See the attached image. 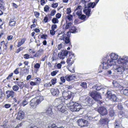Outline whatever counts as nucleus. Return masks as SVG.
I'll return each mask as SVG.
<instances>
[{"label": "nucleus", "mask_w": 128, "mask_h": 128, "mask_svg": "<svg viewBox=\"0 0 128 128\" xmlns=\"http://www.w3.org/2000/svg\"><path fill=\"white\" fill-rule=\"evenodd\" d=\"M67 104L68 107H69L70 110L72 112L78 111L81 108L80 104L76 102L70 101Z\"/></svg>", "instance_id": "f257e3e1"}, {"label": "nucleus", "mask_w": 128, "mask_h": 128, "mask_svg": "<svg viewBox=\"0 0 128 128\" xmlns=\"http://www.w3.org/2000/svg\"><path fill=\"white\" fill-rule=\"evenodd\" d=\"M57 36L60 38L59 40H64L66 44L69 43L70 44L69 39L70 36L68 34H65L64 32H63L59 33Z\"/></svg>", "instance_id": "f03ea898"}, {"label": "nucleus", "mask_w": 128, "mask_h": 128, "mask_svg": "<svg viewBox=\"0 0 128 128\" xmlns=\"http://www.w3.org/2000/svg\"><path fill=\"white\" fill-rule=\"evenodd\" d=\"M89 94H90L92 98L96 101H98L99 99L101 98V96L100 94L96 91L90 92Z\"/></svg>", "instance_id": "7ed1b4c3"}, {"label": "nucleus", "mask_w": 128, "mask_h": 128, "mask_svg": "<svg viewBox=\"0 0 128 128\" xmlns=\"http://www.w3.org/2000/svg\"><path fill=\"white\" fill-rule=\"evenodd\" d=\"M89 94H90L92 98L96 101H98L99 99L101 98V96L100 94L96 91L90 92Z\"/></svg>", "instance_id": "20e7f679"}, {"label": "nucleus", "mask_w": 128, "mask_h": 128, "mask_svg": "<svg viewBox=\"0 0 128 128\" xmlns=\"http://www.w3.org/2000/svg\"><path fill=\"white\" fill-rule=\"evenodd\" d=\"M73 93L70 91L66 92L65 90L62 92V96L64 99L67 100L73 98Z\"/></svg>", "instance_id": "39448f33"}, {"label": "nucleus", "mask_w": 128, "mask_h": 128, "mask_svg": "<svg viewBox=\"0 0 128 128\" xmlns=\"http://www.w3.org/2000/svg\"><path fill=\"white\" fill-rule=\"evenodd\" d=\"M77 122L78 126L81 127L87 126H88L89 124L88 121L82 118L78 120Z\"/></svg>", "instance_id": "423d86ee"}, {"label": "nucleus", "mask_w": 128, "mask_h": 128, "mask_svg": "<svg viewBox=\"0 0 128 128\" xmlns=\"http://www.w3.org/2000/svg\"><path fill=\"white\" fill-rule=\"evenodd\" d=\"M113 69L115 72H118L120 74H122L125 70L124 67L122 65L118 66L116 65L113 66Z\"/></svg>", "instance_id": "0eeeda50"}, {"label": "nucleus", "mask_w": 128, "mask_h": 128, "mask_svg": "<svg viewBox=\"0 0 128 128\" xmlns=\"http://www.w3.org/2000/svg\"><path fill=\"white\" fill-rule=\"evenodd\" d=\"M75 58V56L74 55V54H72L69 55V58L66 60L68 66H70L74 63Z\"/></svg>", "instance_id": "6e6552de"}, {"label": "nucleus", "mask_w": 128, "mask_h": 128, "mask_svg": "<svg viewBox=\"0 0 128 128\" xmlns=\"http://www.w3.org/2000/svg\"><path fill=\"white\" fill-rule=\"evenodd\" d=\"M107 97L109 99L114 102H115L117 101V97L116 95L114 94H112L110 91H108L107 93Z\"/></svg>", "instance_id": "1a4fd4ad"}, {"label": "nucleus", "mask_w": 128, "mask_h": 128, "mask_svg": "<svg viewBox=\"0 0 128 128\" xmlns=\"http://www.w3.org/2000/svg\"><path fill=\"white\" fill-rule=\"evenodd\" d=\"M98 112L102 116H104L108 112L107 109L103 106L99 107L98 109Z\"/></svg>", "instance_id": "9d476101"}, {"label": "nucleus", "mask_w": 128, "mask_h": 128, "mask_svg": "<svg viewBox=\"0 0 128 128\" xmlns=\"http://www.w3.org/2000/svg\"><path fill=\"white\" fill-rule=\"evenodd\" d=\"M68 54V51L66 50H63L58 54V56L61 59H63Z\"/></svg>", "instance_id": "9b49d317"}, {"label": "nucleus", "mask_w": 128, "mask_h": 128, "mask_svg": "<svg viewBox=\"0 0 128 128\" xmlns=\"http://www.w3.org/2000/svg\"><path fill=\"white\" fill-rule=\"evenodd\" d=\"M92 98L90 96H87L86 98H85L83 100V102L86 104V105L89 104H92L93 103V101Z\"/></svg>", "instance_id": "f8f14e48"}, {"label": "nucleus", "mask_w": 128, "mask_h": 128, "mask_svg": "<svg viewBox=\"0 0 128 128\" xmlns=\"http://www.w3.org/2000/svg\"><path fill=\"white\" fill-rule=\"evenodd\" d=\"M61 104L58 105L57 106L58 110L62 113L66 114L67 112V111L66 107L63 106L62 104Z\"/></svg>", "instance_id": "ddd939ff"}, {"label": "nucleus", "mask_w": 128, "mask_h": 128, "mask_svg": "<svg viewBox=\"0 0 128 128\" xmlns=\"http://www.w3.org/2000/svg\"><path fill=\"white\" fill-rule=\"evenodd\" d=\"M6 94L7 98H9L10 97L12 98L14 97L16 94L12 90H7L6 92Z\"/></svg>", "instance_id": "4468645a"}, {"label": "nucleus", "mask_w": 128, "mask_h": 128, "mask_svg": "<svg viewBox=\"0 0 128 128\" xmlns=\"http://www.w3.org/2000/svg\"><path fill=\"white\" fill-rule=\"evenodd\" d=\"M50 92L52 95L54 96H59L60 92L59 90L57 88L51 89Z\"/></svg>", "instance_id": "2eb2a0df"}, {"label": "nucleus", "mask_w": 128, "mask_h": 128, "mask_svg": "<svg viewBox=\"0 0 128 128\" xmlns=\"http://www.w3.org/2000/svg\"><path fill=\"white\" fill-rule=\"evenodd\" d=\"M24 116V112L23 111L20 110L18 112L16 118L18 120H21L23 118Z\"/></svg>", "instance_id": "dca6fc26"}, {"label": "nucleus", "mask_w": 128, "mask_h": 128, "mask_svg": "<svg viewBox=\"0 0 128 128\" xmlns=\"http://www.w3.org/2000/svg\"><path fill=\"white\" fill-rule=\"evenodd\" d=\"M36 98H35L32 99L30 101V104L31 107L33 108H35L37 105L38 104V103L36 101Z\"/></svg>", "instance_id": "f3484780"}, {"label": "nucleus", "mask_w": 128, "mask_h": 128, "mask_svg": "<svg viewBox=\"0 0 128 128\" xmlns=\"http://www.w3.org/2000/svg\"><path fill=\"white\" fill-rule=\"evenodd\" d=\"M82 7L80 6H78L75 10V12H76V14L79 16L82 14Z\"/></svg>", "instance_id": "a211bd4d"}, {"label": "nucleus", "mask_w": 128, "mask_h": 128, "mask_svg": "<svg viewBox=\"0 0 128 128\" xmlns=\"http://www.w3.org/2000/svg\"><path fill=\"white\" fill-rule=\"evenodd\" d=\"M107 62L108 66H114L116 65V61L111 59L108 60Z\"/></svg>", "instance_id": "6ab92c4d"}, {"label": "nucleus", "mask_w": 128, "mask_h": 128, "mask_svg": "<svg viewBox=\"0 0 128 128\" xmlns=\"http://www.w3.org/2000/svg\"><path fill=\"white\" fill-rule=\"evenodd\" d=\"M91 9L88 7H85L83 10V12L86 15L89 17L90 15Z\"/></svg>", "instance_id": "aec40b11"}, {"label": "nucleus", "mask_w": 128, "mask_h": 128, "mask_svg": "<svg viewBox=\"0 0 128 128\" xmlns=\"http://www.w3.org/2000/svg\"><path fill=\"white\" fill-rule=\"evenodd\" d=\"M114 86L116 88H118L120 90H123V88L122 86L116 82H113Z\"/></svg>", "instance_id": "412c9836"}, {"label": "nucleus", "mask_w": 128, "mask_h": 128, "mask_svg": "<svg viewBox=\"0 0 128 128\" xmlns=\"http://www.w3.org/2000/svg\"><path fill=\"white\" fill-rule=\"evenodd\" d=\"M75 78L76 76L74 75H67L65 76V78H66V80L68 81H70L74 79Z\"/></svg>", "instance_id": "4be33fe9"}, {"label": "nucleus", "mask_w": 128, "mask_h": 128, "mask_svg": "<svg viewBox=\"0 0 128 128\" xmlns=\"http://www.w3.org/2000/svg\"><path fill=\"white\" fill-rule=\"evenodd\" d=\"M124 61V57L122 58L118 59L117 60V62L118 64H122L126 66L125 65Z\"/></svg>", "instance_id": "5701e85b"}, {"label": "nucleus", "mask_w": 128, "mask_h": 128, "mask_svg": "<svg viewBox=\"0 0 128 128\" xmlns=\"http://www.w3.org/2000/svg\"><path fill=\"white\" fill-rule=\"evenodd\" d=\"M110 56L111 59L115 60L118 58V55L114 53H112L110 55Z\"/></svg>", "instance_id": "b1692460"}, {"label": "nucleus", "mask_w": 128, "mask_h": 128, "mask_svg": "<svg viewBox=\"0 0 128 128\" xmlns=\"http://www.w3.org/2000/svg\"><path fill=\"white\" fill-rule=\"evenodd\" d=\"M109 122V120L107 118L101 119L100 120V122L102 124H107Z\"/></svg>", "instance_id": "393cba45"}, {"label": "nucleus", "mask_w": 128, "mask_h": 128, "mask_svg": "<svg viewBox=\"0 0 128 128\" xmlns=\"http://www.w3.org/2000/svg\"><path fill=\"white\" fill-rule=\"evenodd\" d=\"M36 98V101L38 102V104L40 103L44 100L43 97L42 96H40Z\"/></svg>", "instance_id": "a878e982"}, {"label": "nucleus", "mask_w": 128, "mask_h": 128, "mask_svg": "<svg viewBox=\"0 0 128 128\" xmlns=\"http://www.w3.org/2000/svg\"><path fill=\"white\" fill-rule=\"evenodd\" d=\"M120 122L118 120H116L114 123V126L115 128H120Z\"/></svg>", "instance_id": "bb28decb"}, {"label": "nucleus", "mask_w": 128, "mask_h": 128, "mask_svg": "<svg viewBox=\"0 0 128 128\" xmlns=\"http://www.w3.org/2000/svg\"><path fill=\"white\" fill-rule=\"evenodd\" d=\"M46 112L47 115L51 116L52 114L51 108H48L47 110H46Z\"/></svg>", "instance_id": "cd10ccee"}, {"label": "nucleus", "mask_w": 128, "mask_h": 128, "mask_svg": "<svg viewBox=\"0 0 128 128\" xmlns=\"http://www.w3.org/2000/svg\"><path fill=\"white\" fill-rule=\"evenodd\" d=\"M92 88L94 89V90L95 91V90H100L102 88V87L100 86H99L97 84H96L95 86H93Z\"/></svg>", "instance_id": "c85d7f7f"}, {"label": "nucleus", "mask_w": 128, "mask_h": 128, "mask_svg": "<svg viewBox=\"0 0 128 128\" xmlns=\"http://www.w3.org/2000/svg\"><path fill=\"white\" fill-rule=\"evenodd\" d=\"M16 24V22L14 19H10L9 21V25L10 26H14Z\"/></svg>", "instance_id": "c756f323"}, {"label": "nucleus", "mask_w": 128, "mask_h": 128, "mask_svg": "<svg viewBox=\"0 0 128 128\" xmlns=\"http://www.w3.org/2000/svg\"><path fill=\"white\" fill-rule=\"evenodd\" d=\"M77 30L75 26L72 27L70 29V32L72 33H75L76 32V30Z\"/></svg>", "instance_id": "7c9ffc66"}, {"label": "nucleus", "mask_w": 128, "mask_h": 128, "mask_svg": "<svg viewBox=\"0 0 128 128\" xmlns=\"http://www.w3.org/2000/svg\"><path fill=\"white\" fill-rule=\"evenodd\" d=\"M96 2H92L88 3V6L89 8L92 7V8H94V6L96 5Z\"/></svg>", "instance_id": "2f4dec72"}, {"label": "nucleus", "mask_w": 128, "mask_h": 128, "mask_svg": "<svg viewBox=\"0 0 128 128\" xmlns=\"http://www.w3.org/2000/svg\"><path fill=\"white\" fill-rule=\"evenodd\" d=\"M102 64V68L106 69L108 68V64L107 62H103Z\"/></svg>", "instance_id": "473e14b6"}, {"label": "nucleus", "mask_w": 128, "mask_h": 128, "mask_svg": "<svg viewBox=\"0 0 128 128\" xmlns=\"http://www.w3.org/2000/svg\"><path fill=\"white\" fill-rule=\"evenodd\" d=\"M25 41V40L24 39L18 42L17 45L18 47H19L22 45L24 43Z\"/></svg>", "instance_id": "72a5a7b5"}, {"label": "nucleus", "mask_w": 128, "mask_h": 128, "mask_svg": "<svg viewBox=\"0 0 128 128\" xmlns=\"http://www.w3.org/2000/svg\"><path fill=\"white\" fill-rule=\"evenodd\" d=\"M44 50L42 49H40L36 53L39 56L43 53Z\"/></svg>", "instance_id": "f704fd0d"}, {"label": "nucleus", "mask_w": 128, "mask_h": 128, "mask_svg": "<svg viewBox=\"0 0 128 128\" xmlns=\"http://www.w3.org/2000/svg\"><path fill=\"white\" fill-rule=\"evenodd\" d=\"M87 83L86 82H83L80 84V86L84 88H87Z\"/></svg>", "instance_id": "c9c22d12"}, {"label": "nucleus", "mask_w": 128, "mask_h": 128, "mask_svg": "<svg viewBox=\"0 0 128 128\" xmlns=\"http://www.w3.org/2000/svg\"><path fill=\"white\" fill-rule=\"evenodd\" d=\"M52 22L54 24H56L58 23V20L56 18H53L52 20Z\"/></svg>", "instance_id": "e433bc0d"}, {"label": "nucleus", "mask_w": 128, "mask_h": 128, "mask_svg": "<svg viewBox=\"0 0 128 128\" xmlns=\"http://www.w3.org/2000/svg\"><path fill=\"white\" fill-rule=\"evenodd\" d=\"M19 88V87L17 85H15L12 87V89L14 91H18Z\"/></svg>", "instance_id": "4c0bfd02"}, {"label": "nucleus", "mask_w": 128, "mask_h": 128, "mask_svg": "<svg viewBox=\"0 0 128 128\" xmlns=\"http://www.w3.org/2000/svg\"><path fill=\"white\" fill-rule=\"evenodd\" d=\"M56 79L54 78L52 79L51 81V83L53 85L54 84L56 83Z\"/></svg>", "instance_id": "58836bf2"}, {"label": "nucleus", "mask_w": 128, "mask_h": 128, "mask_svg": "<svg viewBox=\"0 0 128 128\" xmlns=\"http://www.w3.org/2000/svg\"><path fill=\"white\" fill-rule=\"evenodd\" d=\"M86 17L85 15L84 14H82L78 16V18L82 20H83L84 19L86 18Z\"/></svg>", "instance_id": "ea45409f"}, {"label": "nucleus", "mask_w": 128, "mask_h": 128, "mask_svg": "<svg viewBox=\"0 0 128 128\" xmlns=\"http://www.w3.org/2000/svg\"><path fill=\"white\" fill-rule=\"evenodd\" d=\"M115 114V112L114 110H110L109 112V115L111 116H114Z\"/></svg>", "instance_id": "a19ab883"}, {"label": "nucleus", "mask_w": 128, "mask_h": 128, "mask_svg": "<svg viewBox=\"0 0 128 128\" xmlns=\"http://www.w3.org/2000/svg\"><path fill=\"white\" fill-rule=\"evenodd\" d=\"M28 128H37V127L34 124H31L28 126Z\"/></svg>", "instance_id": "79ce46f5"}, {"label": "nucleus", "mask_w": 128, "mask_h": 128, "mask_svg": "<svg viewBox=\"0 0 128 128\" xmlns=\"http://www.w3.org/2000/svg\"><path fill=\"white\" fill-rule=\"evenodd\" d=\"M56 101L58 103H60V104H62V100L61 98H57L56 100Z\"/></svg>", "instance_id": "37998d69"}, {"label": "nucleus", "mask_w": 128, "mask_h": 128, "mask_svg": "<svg viewBox=\"0 0 128 128\" xmlns=\"http://www.w3.org/2000/svg\"><path fill=\"white\" fill-rule=\"evenodd\" d=\"M72 23L71 22L67 23L65 27L66 29H68L70 26H71Z\"/></svg>", "instance_id": "c03bdc74"}, {"label": "nucleus", "mask_w": 128, "mask_h": 128, "mask_svg": "<svg viewBox=\"0 0 128 128\" xmlns=\"http://www.w3.org/2000/svg\"><path fill=\"white\" fill-rule=\"evenodd\" d=\"M118 109L120 110H122L123 109V107L122 104H119L117 106Z\"/></svg>", "instance_id": "a18cd8bd"}, {"label": "nucleus", "mask_w": 128, "mask_h": 128, "mask_svg": "<svg viewBox=\"0 0 128 128\" xmlns=\"http://www.w3.org/2000/svg\"><path fill=\"white\" fill-rule=\"evenodd\" d=\"M36 80L35 83L36 84H37V85L40 82V79L39 78H36Z\"/></svg>", "instance_id": "49530a36"}, {"label": "nucleus", "mask_w": 128, "mask_h": 128, "mask_svg": "<svg viewBox=\"0 0 128 128\" xmlns=\"http://www.w3.org/2000/svg\"><path fill=\"white\" fill-rule=\"evenodd\" d=\"M50 7L48 5H46L44 8V11L45 12H47L49 10Z\"/></svg>", "instance_id": "de8ad7c7"}, {"label": "nucleus", "mask_w": 128, "mask_h": 128, "mask_svg": "<svg viewBox=\"0 0 128 128\" xmlns=\"http://www.w3.org/2000/svg\"><path fill=\"white\" fill-rule=\"evenodd\" d=\"M56 126L55 124H50L48 126V128H53Z\"/></svg>", "instance_id": "09e8293b"}, {"label": "nucleus", "mask_w": 128, "mask_h": 128, "mask_svg": "<svg viewBox=\"0 0 128 128\" xmlns=\"http://www.w3.org/2000/svg\"><path fill=\"white\" fill-rule=\"evenodd\" d=\"M60 79L62 82L64 83L65 82L66 78H65V76H62L61 77Z\"/></svg>", "instance_id": "8fccbe9b"}, {"label": "nucleus", "mask_w": 128, "mask_h": 128, "mask_svg": "<svg viewBox=\"0 0 128 128\" xmlns=\"http://www.w3.org/2000/svg\"><path fill=\"white\" fill-rule=\"evenodd\" d=\"M124 60L125 63V65H126V64L128 63V57L127 56H124Z\"/></svg>", "instance_id": "3c124183"}, {"label": "nucleus", "mask_w": 128, "mask_h": 128, "mask_svg": "<svg viewBox=\"0 0 128 128\" xmlns=\"http://www.w3.org/2000/svg\"><path fill=\"white\" fill-rule=\"evenodd\" d=\"M123 93L125 95L128 96V90L126 89L124 90Z\"/></svg>", "instance_id": "603ef678"}, {"label": "nucleus", "mask_w": 128, "mask_h": 128, "mask_svg": "<svg viewBox=\"0 0 128 128\" xmlns=\"http://www.w3.org/2000/svg\"><path fill=\"white\" fill-rule=\"evenodd\" d=\"M30 55L28 54H26L24 55V58L26 59H28L29 58Z\"/></svg>", "instance_id": "864d4df0"}, {"label": "nucleus", "mask_w": 128, "mask_h": 128, "mask_svg": "<svg viewBox=\"0 0 128 128\" xmlns=\"http://www.w3.org/2000/svg\"><path fill=\"white\" fill-rule=\"evenodd\" d=\"M66 17L68 20L70 21L72 20V16L71 14H70L69 15L67 16Z\"/></svg>", "instance_id": "5fc2aeb1"}, {"label": "nucleus", "mask_w": 128, "mask_h": 128, "mask_svg": "<svg viewBox=\"0 0 128 128\" xmlns=\"http://www.w3.org/2000/svg\"><path fill=\"white\" fill-rule=\"evenodd\" d=\"M56 12V10H52L50 13V15L51 16H53L54 15Z\"/></svg>", "instance_id": "6e6d98bb"}, {"label": "nucleus", "mask_w": 128, "mask_h": 128, "mask_svg": "<svg viewBox=\"0 0 128 128\" xmlns=\"http://www.w3.org/2000/svg\"><path fill=\"white\" fill-rule=\"evenodd\" d=\"M34 14L36 18H38L40 15V14L39 12H34Z\"/></svg>", "instance_id": "4d7b16f0"}, {"label": "nucleus", "mask_w": 128, "mask_h": 128, "mask_svg": "<svg viewBox=\"0 0 128 128\" xmlns=\"http://www.w3.org/2000/svg\"><path fill=\"white\" fill-rule=\"evenodd\" d=\"M58 4L57 3H55L52 4V7L53 8H56L58 6Z\"/></svg>", "instance_id": "13d9d810"}, {"label": "nucleus", "mask_w": 128, "mask_h": 128, "mask_svg": "<svg viewBox=\"0 0 128 128\" xmlns=\"http://www.w3.org/2000/svg\"><path fill=\"white\" fill-rule=\"evenodd\" d=\"M40 66V64L38 63H36L34 66V67L36 68H38Z\"/></svg>", "instance_id": "bf43d9fd"}, {"label": "nucleus", "mask_w": 128, "mask_h": 128, "mask_svg": "<svg viewBox=\"0 0 128 128\" xmlns=\"http://www.w3.org/2000/svg\"><path fill=\"white\" fill-rule=\"evenodd\" d=\"M57 73V72L55 71L51 72V75L52 76H55Z\"/></svg>", "instance_id": "052dcab7"}, {"label": "nucleus", "mask_w": 128, "mask_h": 128, "mask_svg": "<svg viewBox=\"0 0 128 128\" xmlns=\"http://www.w3.org/2000/svg\"><path fill=\"white\" fill-rule=\"evenodd\" d=\"M56 25L55 24H53L51 27V28L52 30H54L56 29Z\"/></svg>", "instance_id": "680f3d73"}, {"label": "nucleus", "mask_w": 128, "mask_h": 128, "mask_svg": "<svg viewBox=\"0 0 128 128\" xmlns=\"http://www.w3.org/2000/svg\"><path fill=\"white\" fill-rule=\"evenodd\" d=\"M55 32L54 30H50V33L52 35H54L55 34Z\"/></svg>", "instance_id": "e2e57ef3"}, {"label": "nucleus", "mask_w": 128, "mask_h": 128, "mask_svg": "<svg viewBox=\"0 0 128 128\" xmlns=\"http://www.w3.org/2000/svg\"><path fill=\"white\" fill-rule=\"evenodd\" d=\"M71 12V10L70 8H68L67 9L66 13L68 14H69Z\"/></svg>", "instance_id": "0e129e2a"}, {"label": "nucleus", "mask_w": 128, "mask_h": 128, "mask_svg": "<svg viewBox=\"0 0 128 128\" xmlns=\"http://www.w3.org/2000/svg\"><path fill=\"white\" fill-rule=\"evenodd\" d=\"M11 106V105L9 104H6L4 106V107L6 108H10Z\"/></svg>", "instance_id": "69168bd1"}, {"label": "nucleus", "mask_w": 128, "mask_h": 128, "mask_svg": "<svg viewBox=\"0 0 128 128\" xmlns=\"http://www.w3.org/2000/svg\"><path fill=\"white\" fill-rule=\"evenodd\" d=\"M61 16V14L59 13H58L56 15V17L58 18H60Z\"/></svg>", "instance_id": "338daca9"}, {"label": "nucleus", "mask_w": 128, "mask_h": 128, "mask_svg": "<svg viewBox=\"0 0 128 128\" xmlns=\"http://www.w3.org/2000/svg\"><path fill=\"white\" fill-rule=\"evenodd\" d=\"M56 66L58 68V69H60L61 68L62 66V64H60L58 63L57 65Z\"/></svg>", "instance_id": "774afa93"}]
</instances>
